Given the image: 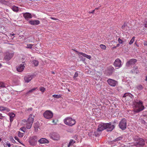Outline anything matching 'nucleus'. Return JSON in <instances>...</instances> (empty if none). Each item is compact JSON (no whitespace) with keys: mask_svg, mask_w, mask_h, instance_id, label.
<instances>
[{"mask_svg":"<svg viewBox=\"0 0 147 147\" xmlns=\"http://www.w3.org/2000/svg\"><path fill=\"white\" fill-rule=\"evenodd\" d=\"M78 76V74L77 72H76L75 73L73 78H76Z\"/></svg>","mask_w":147,"mask_h":147,"instance_id":"41","label":"nucleus"},{"mask_svg":"<svg viewBox=\"0 0 147 147\" xmlns=\"http://www.w3.org/2000/svg\"><path fill=\"white\" fill-rule=\"evenodd\" d=\"M38 142L40 144H47L49 143V141L45 138H41L38 140Z\"/></svg>","mask_w":147,"mask_h":147,"instance_id":"18","label":"nucleus"},{"mask_svg":"<svg viewBox=\"0 0 147 147\" xmlns=\"http://www.w3.org/2000/svg\"><path fill=\"white\" fill-rule=\"evenodd\" d=\"M52 97L53 98H60L61 96L60 94L59 95H56V94H54L52 95Z\"/></svg>","mask_w":147,"mask_h":147,"instance_id":"32","label":"nucleus"},{"mask_svg":"<svg viewBox=\"0 0 147 147\" xmlns=\"http://www.w3.org/2000/svg\"><path fill=\"white\" fill-rule=\"evenodd\" d=\"M23 16L26 20H28V19L31 18L32 17L31 14L28 12L24 13L23 14Z\"/></svg>","mask_w":147,"mask_h":147,"instance_id":"17","label":"nucleus"},{"mask_svg":"<svg viewBox=\"0 0 147 147\" xmlns=\"http://www.w3.org/2000/svg\"><path fill=\"white\" fill-rule=\"evenodd\" d=\"M13 55V53L6 52L4 57V59L7 61H9L11 59Z\"/></svg>","mask_w":147,"mask_h":147,"instance_id":"8","label":"nucleus"},{"mask_svg":"<svg viewBox=\"0 0 147 147\" xmlns=\"http://www.w3.org/2000/svg\"><path fill=\"white\" fill-rule=\"evenodd\" d=\"M9 116L10 122H11L13 120V118L15 116V114L13 113H9Z\"/></svg>","mask_w":147,"mask_h":147,"instance_id":"21","label":"nucleus"},{"mask_svg":"<svg viewBox=\"0 0 147 147\" xmlns=\"http://www.w3.org/2000/svg\"><path fill=\"white\" fill-rule=\"evenodd\" d=\"M140 121L142 123L144 124H145L146 122L144 120L142 119H140Z\"/></svg>","mask_w":147,"mask_h":147,"instance_id":"40","label":"nucleus"},{"mask_svg":"<svg viewBox=\"0 0 147 147\" xmlns=\"http://www.w3.org/2000/svg\"><path fill=\"white\" fill-rule=\"evenodd\" d=\"M50 18H51V19L52 20H58L56 18H54L51 17Z\"/></svg>","mask_w":147,"mask_h":147,"instance_id":"48","label":"nucleus"},{"mask_svg":"<svg viewBox=\"0 0 147 147\" xmlns=\"http://www.w3.org/2000/svg\"><path fill=\"white\" fill-rule=\"evenodd\" d=\"M75 142V141H74L73 140H71L67 145L68 147H69L71 146Z\"/></svg>","mask_w":147,"mask_h":147,"instance_id":"28","label":"nucleus"},{"mask_svg":"<svg viewBox=\"0 0 147 147\" xmlns=\"http://www.w3.org/2000/svg\"><path fill=\"white\" fill-rule=\"evenodd\" d=\"M115 128V126L109 123H101L98 126L97 131H101L107 129L108 131H112Z\"/></svg>","mask_w":147,"mask_h":147,"instance_id":"1","label":"nucleus"},{"mask_svg":"<svg viewBox=\"0 0 147 147\" xmlns=\"http://www.w3.org/2000/svg\"><path fill=\"white\" fill-rule=\"evenodd\" d=\"M7 87V85L6 84L4 83L0 82V88H6Z\"/></svg>","mask_w":147,"mask_h":147,"instance_id":"26","label":"nucleus"},{"mask_svg":"<svg viewBox=\"0 0 147 147\" xmlns=\"http://www.w3.org/2000/svg\"><path fill=\"white\" fill-rule=\"evenodd\" d=\"M129 28H127H127H125V29L124 30H125H125H129Z\"/></svg>","mask_w":147,"mask_h":147,"instance_id":"57","label":"nucleus"},{"mask_svg":"<svg viewBox=\"0 0 147 147\" xmlns=\"http://www.w3.org/2000/svg\"><path fill=\"white\" fill-rule=\"evenodd\" d=\"M43 115L46 119H49L52 118L53 116V113L50 111L47 110L43 113Z\"/></svg>","mask_w":147,"mask_h":147,"instance_id":"6","label":"nucleus"},{"mask_svg":"<svg viewBox=\"0 0 147 147\" xmlns=\"http://www.w3.org/2000/svg\"><path fill=\"white\" fill-rule=\"evenodd\" d=\"M34 128H35V131H37V130H38V129H37V128H36V129L35 127H34Z\"/></svg>","mask_w":147,"mask_h":147,"instance_id":"60","label":"nucleus"},{"mask_svg":"<svg viewBox=\"0 0 147 147\" xmlns=\"http://www.w3.org/2000/svg\"><path fill=\"white\" fill-rule=\"evenodd\" d=\"M119 46H120V44H117V45H116V47H119Z\"/></svg>","mask_w":147,"mask_h":147,"instance_id":"56","label":"nucleus"},{"mask_svg":"<svg viewBox=\"0 0 147 147\" xmlns=\"http://www.w3.org/2000/svg\"><path fill=\"white\" fill-rule=\"evenodd\" d=\"M12 9L13 11L15 12H17L18 11V7L15 6H14L12 7Z\"/></svg>","mask_w":147,"mask_h":147,"instance_id":"30","label":"nucleus"},{"mask_svg":"<svg viewBox=\"0 0 147 147\" xmlns=\"http://www.w3.org/2000/svg\"><path fill=\"white\" fill-rule=\"evenodd\" d=\"M32 110V108H30L27 109V111H31Z\"/></svg>","mask_w":147,"mask_h":147,"instance_id":"45","label":"nucleus"},{"mask_svg":"<svg viewBox=\"0 0 147 147\" xmlns=\"http://www.w3.org/2000/svg\"><path fill=\"white\" fill-rule=\"evenodd\" d=\"M29 23L32 25L36 26L39 24H40V22L37 20H31L29 21Z\"/></svg>","mask_w":147,"mask_h":147,"instance_id":"15","label":"nucleus"},{"mask_svg":"<svg viewBox=\"0 0 147 147\" xmlns=\"http://www.w3.org/2000/svg\"><path fill=\"white\" fill-rule=\"evenodd\" d=\"M133 96V95L131 94L128 93H125L123 96V97H125V99L128 100H131Z\"/></svg>","mask_w":147,"mask_h":147,"instance_id":"14","label":"nucleus"},{"mask_svg":"<svg viewBox=\"0 0 147 147\" xmlns=\"http://www.w3.org/2000/svg\"><path fill=\"white\" fill-rule=\"evenodd\" d=\"M126 123L127 121L125 119H122L119 124L120 128L122 130L125 129L126 128Z\"/></svg>","mask_w":147,"mask_h":147,"instance_id":"7","label":"nucleus"},{"mask_svg":"<svg viewBox=\"0 0 147 147\" xmlns=\"http://www.w3.org/2000/svg\"><path fill=\"white\" fill-rule=\"evenodd\" d=\"M34 75H27L24 78V80L25 82L28 83L30 82L32 79Z\"/></svg>","mask_w":147,"mask_h":147,"instance_id":"13","label":"nucleus"},{"mask_svg":"<svg viewBox=\"0 0 147 147\" xmlns=\"http://www.w3.org/2000/svg\"><path fill=\"white\" fill-rule=\"evenodd\" d=\"M15 139L17 140L19 142H20V141L19 139L18 138L17 136H15L14 137Z\"/></svg>","mask_w":147,"mask_h":147,"instance_id":"44","label":"nucleus"},{"mask_svg":"<svg viewBox=\"0 0 147 147\" xmlns=\"http://www.w3.org/2000/svg\"><path fill=\"white\" fill-rule=\"evenodd\" d=\"M52 74H55V73H54V72H53V71H52Z\"/></svg>","mask_w":147,"mask_h":147,"instance_id":"61","label":"nucleus"},{"mask_svg":"<svg viewBox=\"0 0 147 147\" xmlns=\"http://www.w3.org/2000/svg\"><path fill=\"white\" fill-rule=\"evenodd\" d=\"M32 64H34L35 66H37L38 64V62L36 60H33L31 62Z\"/></svg>","mask_w":147,"mask_h":147,"instance_id":"27","label":"nucleus"},{"mask_svg":"<svg viewBox=\"0 0 147 147\" xmlns=\"http://www.w3.org/2000/svg\"><path fill=\"white\" fill-rule=\"evenodd\" d=\"M108 84L111 86L115 87L117 84V81L111 79H109L107 80Z\"/></svg>","mask_w":147,"mask_h":147,"instance_id":"9","label":"nucleus"},{"mask_svg":"<svg viewBox=\"0 0 147 147\" xmlns=\"http://www.w3.org/2000/svg\"><path fill=\"white\" fill-rule=\"evenodd\" d=\"M145 80L147 82V76L146 77V79H145Z\"/></svg>","mask_w":147,"mask_h":147,"instance_id":"59","label":"nucleus"},{"mask_svg":"<svg viewBox=\"0 0 147 147\" xmlns=\"http://www.w3.org/2000/svg\"><path fill=\"white\" fill-rule=\"evenodd\" d=\"M37 88H38L37 87L35 88H34L32 89L31 90H29L27 93H26V94L27 95L30 93L33 92L36 89H37Z\"/></svg>","mask_w":147,"mask_h":147,"instance_id":"29","label":"nucleus"},{"mask_svg":"<svg viewBox=\"0 0 147 147\" xmlns=\"http://www.w3.org/2000/svg\"><path fill=\"white\" fill-rule=\"evenodd\" d=\"M122 137L121 136H120L119 137H118L116 139L114 140L113 141H112V143H114L115 142V144H118L117 143V142L118 141L120 140H121L122 139Z\"/></svg>","mask_w":147,"mask_h":147,"instance_id":"25","label":"nucleus"},{"mask_svg":"<svg viewBox=\"0 0 147 147\" xmlns=\"http://www.w3.org/2000/svg\"><path fill=\"white\" fill-rule=\"evenodd\" d=\"M134 37H133L131 40L130 41L129 44L130 45H131L134 42Z\"/></svg>","mask_w":147,"mask_h":147,"instance_id":"36","label":"nucleus"},{"mask_svg":"<svg viewBox=\"0 0 147 147\" xmlns=\"http://www.w3.org/2000/svg\"><path fill=\"white\" fill-rule=\"evenodd\" d=\"M26 122V120L24 119V120H22V122L23 123H25Z\"/></svg>","mask_w":147,"mask_h":147,"instance_id":"53","label":"nucleus"},{"mask_svg":"<svg viewBox=\"0 0 147 147\" xmlns=\"http://www.w3.org/2000/svg\"><path fill=\"white\" fill-rule=\"evenodd\" d=\"M65 124L70 126H72L76 123L75 120L72 118L68 117L64 119Z\"/></svg>","mask_w":147,"mask_h":147,"instance_id":"4","label":"nucleus"},{"mask_svg":"<svg viewBox=\"0 0 147 147\" xmlns=\"http://www.w3.org/2000/svg\"><path fill=\"white\" fill-rule=\"evenodd\" d=\"M1 140V139L0 138V142Z\"/></svg>","mask_w":147,"mask_h":147,"instance_id":"63","label":"nucleus"},{"mask_svg":"<svg viewBox=\"0 0 147 147\" xmlns=\"http://www.w3.org/2000/svg\"><path fill=\"white\" fill-rule=\"evenodd\" d=\"M38 137L37 136H30L29 138L28 142L29 144L31 146H36L38 141Z\"/></svg>","mask_w":147,"mask_h":147,"instance_id":"3","label":"nucleus"},{"mask_svg":"<svg viewBox=\"0 0 147 147\" xmlns=\"http://www.w3.org/2000/svg\"><path fill=\"white\" fill-rule=\"evenodd\" d=\"M125 28H129V27L126 25L125 24V23H124V24L122 26V28L123 29V30H125Z\"/></svg>","mask_w":147,"mask_h":147,"instance_id":"35","label":"nucleus"},{"mask_svg":"<svg viewBox=\"0 0 147 147\" xmlns=\"http://www.w3.org/2000/svg\"><path fill=\"white\" fill-rule=\"evenodd\" d=\"M117 143L118 144H119V146H117V144H116V145H115V146H116L115 147H121L120 146H121V144L120 143H118V142H117Z\"/></svg>","mask_w":147,"mask_h":147,"instance_id":"43","label":"nucleus"},{"mask_svg":"<svg viewBox=\"0 0 147 147\" xmlns=\"http://www.w3.org/2000/svg\"><path fill=\"white\" fill-rule=\"evenodd\" d=\"M118 41L121 44H123V41L120 38H118Z\"/></svg>","mask_w":147,"mask_h":147,"instance_id":"38","label":"nucleus"},{"mask_svg":"<svg viewBox=\"0 0 147 147\" xmlns=\"http://www.w3.org/2000/svg\"><path fill=\"white\" fill-rule=\"evenodd\" d=\"M34 116L32 114H30V117L27 121L26 128L27 129H30L34 121Z\"/></svg>","mask_w":147,"mask_h":147,"instance_id":"5","label":"nucleus"},{"mask_svg":"<svg viewBox=\"0 0 147 147\" xmlns=\"http://www.w3.org/2000/svg\"><path fill=\"white\" fill-rule=\"evenodd\" d=\"M52 123H53L54 124H56V122H55V121L54 120H53L52 121Z\"/></svg>","mask_w":147,"mask_h":147,"instance_id":"52","label":"nucleus"},{"mask_svg":"<svg viewBox=\"0 0 147 147\" xmlns=\"http://www.w3.org/2000/svg\"><path fill=\"white\" fill-rule=\"evenodd\" d=\"M51 138L55 140H57L59 138V135L56 133H53L50 134Z\"/></svg>","mask_w":147,"mask_h":147,"instance_id":"11","label":"nucleus"},{"mask_svg":"<svg viewBox=\"0 0 147 147\" xmlns=\"http://www.w3.org/2000/svg\"><path fill=\"white\" fill-rule=\"evenodd\" d=\"M134 107L136 109L135 110V111L138 113L143 110L144 108V106L143 105V103L142 101L140 100H136L134 102Z\"/></svg>","mask_w":147,"mask_h":147,"instance_id":"2","label":"nucleus"},{"mask_svg":"<svg viewBox=\"0 0 147 147\" xmlns=\"http://www.w3.org/2000/svg\"><path fill=\"white\" fill-rule=\"evenodd\" d=\"M131 71L132 73H135L136 74H138L139 73V71L138 69V67H134L133 69L131 70Z\"/></svg>","mask_w":147,"mask_h":147,"instance_id":"24","label":"nucleus"},{"mask_svg":"<svg viewBox=\"0 0 147 147\" xmlns=\"http://www.w3.org/2000/svg\"><path fill=\"white\" fill-rule=\"evenodd\" d=\"M77 137L78 136L77 135H75L73 136V138L76 139L77 138Z\"/></svg>","mask_w":147,"mask_h":147,"instance_id":"47","label":"nucleus"},{"mask_svg":"<svg viewBox=\"0 0 147 147\" xmlns=\"http://www.w3.org/2000/svg\"><path fill=\"white\" fill-rule=\"evenodd\" d=\"M138 145L140 146H143L145 144L144 140L142 138L138 139Z\"/></svg>","mask_w":147,"mask_h":147,"instance_id":"19","label":"nucleus"},{"mask_svg":"<svg viewBox=\"0 0 147 147\" xmlns=\"http://www.w3.org/2000/svg\"><path fill=\"white\" fill-rule=\"evenodd\" d=\"M32 47V45L31 44L27 45V48H31Z\"/></svg>","mask_w":147,"mask_h":147,"instance_id":"42","label":"nucleus"},{"mask_svg":"<svg viewBox=\"0 0 147 147\" xmlns=\"http://www.w3.org/2000/svg\"><path fill=\"white\" fill-rule=\"evenodd\" d=\"M113 65L115 67L119 68L122 66L121 61L120 59H117L115 60Z\"/></svg>","mask_w":147,"mask_h":147,"instance_id":"10","label":"nucleus"},{"mask_svg":"<svg viewBox=\"0 0 147 147\" xmlns=\"http://www.w3.org/2000/svg\"><path fill=\"white\" fill-rule=\"evenodd\" d=\"M137 88L138 89V90H142L144 88V87L142 86V85L141 84H139L137 86Z\"/></svg>","mask_w":147,"mask_h":147,"instance_id":"31","label":"nucleus"},{"mask_svg":"<svg viewBox=\"0 0 147 147\" xmlns=\"http://www.w3.org/2000/svg\"><path fill=\"white\" fill-rule=\"evenodd\" d=\"M0 1L3 3H4L6 2L4 0H0Z\"/></svg>","mask_w":147,"mask_h":147,"instance_id":"50","label":"nucleus"},{"mask_svg":"<svg viewBox=\"0 0 147 147\" xmlns=\"http://www.w3.org/2000/svg\"><path fill=\"white\" fill-rule=\"evenodd\" d=\"M136 61L137 60L136 59H131L127 62L126 63V66L128 67H129L131 65L135 64Z\"/></svg>","mask_w":147,"mask_h":147,"instance_id":"12","label":"nucleus"},{"mask_svg":"<svg viewBox=\"0 0 147 147\" xmlns=\"http://www.w3.org/2000/svg\"><path fill=\"white\" fill-rule=\"evenodd\" d=\"M94 10H93L92 12H89V13H93L94 11Z\"/></svg>","mask_w":147,"mask_h":147,"instance_id":"55","label":"nucleus"},{"mask_svg":"<svg viewBox=\"0 0 147 147\" xmlns=\"http://www.w3.org/2000/svg\"><path fill=\"white\" fill-rule=\"evenodd\" d=\"M1 64H0V68L1 67Z\"/></svg>","mask_w":147,"mask_h":147,"instance_id":"64","label":"nucleus"},{"mask_svg":"<svg viewBox=\"0 0 147 147\" xmlns=\"http://www.w3.org/2000/svg\"><path fill=\"white\" fill-rule=\"evenodd\" d=\"M100 48L102 49H105L106 48V46L105 45L103 44H101L100 45Z\"/></svg>","mask_w":147,"mask_h":147,"instance_id":"34","label":"nucleus"},{"mask_svg":"<svg viewBox=\"0 0 147 147\" xmlns=\"http://www.w3.org/2000/svg\"><path fill=\"white\" fill-rule=\"evenodd\" d=\"M26 129L24 127H22L20 128V130L23 132H25Z\"/></svg>","mask_w":147,"mask_h":147,"instance_id":"39","label":"nucleus"},{"mask_svg":"<svg viewBox=\"0 0 147 147\" xmlns=\"http://www.w3.org/2000/svg\"><path fill=\"white\" fill-rule=\"evenodd\" d=\"M4 117L2 116V114L0 113V119H2V117Z\"/></svg>","mask_w":147,"mask_h":147,"instance_id":"49","label":"nucleus"},{"mask_svg":"<svg viewBox=\"0 0 147 147\" xmlns=\"http://www.w3.org/2000/svg\"><path fill=\"white\" fill-rule=\"evenodd\" d=\"M24 134L21 132L19 131L18 134V137L22 138L24 136Z\"/></svg>","mask_w":147,"mask_h":147,"instance_id":"33","label":"nucleus"},{"mask_svg":"<svg viewBox=\"0 0 147 147\" xmlns=\"http://www.w3.org/2000/svg\"><path fill=\"white\" fill-rule=\"evenodd\" d=\"M40 90L42 92H44L45 90V88L43 87H42L40 88Z\"/></svg>","mask_w":147,"mask_h":147,"instance_id":"37","label":"nucleus"},{"mask_svg":"<svg viewBox=\"0 0 147 147\" xmlns=\"http://www.w3.org/2000/svg\"><path fill=\"white\" fill-rule=\"evenodd\" d=\"M0 111H5L6 112H8L10 111V110L8 108L4 107L2 106H0Z\"/></svg>","mask_w":147,"mask_h":147,"instance_id":"22","label":"nucleus"},{"mask_svg":"<svg viewBox=\"0 0 147 147\" xmlns=\"http://www.w3.org/2000/svg\"><path fill=\"white\" fill-rule=\"evenodd\" d=\"M24 64H22L17 67V70L19 72H21L22 71L25 67V66L24 65Z\"/></svg>","mask_w":147,"mask_h":147,"instance_id":"16","label":"nucleus"},{"mask_svg":"<svg viewBox=\"0 0 147 147\" xmlns=\"http://www.w3.org/2000/svg\"><path fill=\"white\" fill-rule=\"evenodd\" d=\"M116 48H117V47H116V46H114L113 47V49H116Z\"/></svg>","mask_w":147,"mask_h":147,"instance_id":"58","label":"nucleus"},{"mask_svg":"<svg viewBox=\"0 0 147 147\" xmlns=\"http://www.w3.org/2000/svg\"><path fill=\"white\" fill-rule=\"evenodd\" d=\"M96 80L99 79H100V76H97V78H96Z\"/></svg>","mask_w":147,"mask_h":147,"instance_id":"54","label":"nucleus"},{"mask_svg":"<svg viewBox=\"0 0 147 147\" xmlns=\"http://www.w3.org/2000/svg\"><path fill=\"white\" fill-rule=\"evenodd\" d=\"M114 68L112 66H109L107 69L108 72L109 74H111L114 71Z\"/></svg>","mask_w":147,"mask_h":147,"instance_id":"20","label":"nucleus"},{"mask_svg":"<svg viewBox=\"0 0 147 147\" xmlns=\"http://www.w3.org/2000/svg\"><path fill=\"white\" fill-rule=\"evenodd\" d=\"M144 45L147 47V41H145L144 42Z\"/></svg>","mask_w":147,"mask_h":147,"instance_id":"46","label":"nucleus"},{"mask_svg":"<svg viewBox=\"0 0 147 147\" xmlns=\"http://www.w3.org/2000/svg\"><path fill=\"white\" fill-rule=\"evenodd\" d=\"M12 35L13 36H14L15 35V34H13Z\"/></svg>","mask_w":147,"mask_h":147,"instance_id":"62","label":"nucleus"},{"mask_svg":"<svg viewBox=\"0 0 147 147\" xmlns=\"http://www.w3.org/2000/svg\"><path fill=\"white\" fill-rule=\"evenodd\" d=\"M7 145L8 147H10L11 146V145L10 143H7Z\"/></svg>","mask_w":147,"mask_h":147,"instance_id":"51","label":"nucleus"},{"mask_svg":"<svg viewBox=\"0 0 147 147\" xmlns=\"http://www.w3.org/2000/svg\"><path fill=\"white\" fill-rule=\"evenodd\" d=\"M79 54L83 56L84 57H86L87 58L90 59L91 58V56L90 55H88L82 52H79Z\"/></svg>","mask_w":147,"mask_h":147,"instance_id":"23","label":"nucleus"}]
</instances>
